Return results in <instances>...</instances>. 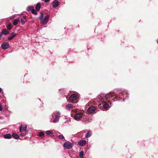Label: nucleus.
Wrapping results in <instances>:
<instances>
[{"label": "nucleus", "instance_id": "nucleus-1", "mask_svg": "<svg viewBox=\"0 0 158 158\" xmlns=\"http://www.w3.org/2000/svg\"><path fill=\"white\" fill-rule=\"evenodd\" d=\"M114 95L110 94H107L106 96H105V98L106 99H108L109 98H110V96L112 97L114 96V95L117 96V97H118L119 98H123V99H128V95L127 94H125L124 92L119 93L118 94L117 93L116 94V93H114Z\"/></svg>", "mask_w": 158, "mask_h": 158}, {"label": "nucleus", "instance_id": "nucleus-2", "mask_svg": "<svg viewBox=\"0 0 158 158\" xmlns=\"http://www.w3.org/2000/svg\"><path fill=\"white\" fill-rule=\"evenodd\" d=\"M60 117V113L59 111L56 112V114L55 115V117L52 120V118H50V122L54 123H56L59 122V118Z\"/></svg>", "mask_w": 158, "mask_h": 158}, {"label": "nucleus", "instance_id": "nucleus-3", "mask_svg": "<svg viewBox=\"0 0 158 158\" xmlns=\"http://www.w3.org/2000/svg\"><path fill=\"white\" fill-rule=\"evenodd\" d=\"M63 147L67 149H70L72 148L74 146V143L69 141H67L64 143Z\"/></svg>", "mask_w": 158, "mask_h": 158}, {"label": "nucleus", "instance_id": "nucleus-4", "mask_svg": "<svg viewBox=\"0 0 158 158\" xmlns=\"http://www.w3.org/2000/svg\"><path fill=\"white\" fill-rule=\"evenodd\" d=\"M19 23L22 24H24L26 22V18L24 16H20L18 18Z\"/></svg>", "mask_w": 158, "mask_h": 158}, {"label": "nucleus", "instance_id": "nucleus-5", "mask_svg": "<svg viewBox=\"0 0 158 158\" xmlns=\"http://www.w3.org/2000/svg\"><path fill=\"white\" fill-rule=\"evenodd\" d=\"M49 18V15H47L41 21V23L43 24H45L48 22Z\"/></svg>", "mask_w": 158, "mask_h": 158}, {"label": "nucleus", "instance_id": "nucleus-6", "mask_svg": "<svg viewBox=\"0 0 158 158\" xmlns=\"http://www.w3.org/2000/svg\"><path fill=\"white\" fill-rule=\"evenodd\" d=\"M78 95L77 94L75 93L72 94L70 96L69 99L72 102H73L74 100H76L77 99Z\"/></svg>", "mask_w": 158, "mask_h": 158}, {"label": "nucleus", "instance_id": "nucleus-7", "mask_svg": "<svg viewBox=\"0 0 158 158\" xmlns=\"http://www.w3.org/2000/svg\"><path fill=\"white\" fill-rule=\"evenodd\" d=\"M83 113L82 112H79L76 113L74 116V119L76 120H78L82 116Z\"/></svg>", "mask_w": 158, "mask_h": 158}, {"label": "nucleus", "instance_id": "nucleus-8", "mask_svg": "<svg viewBox=\"0 0 158 158\" xmlns=\"http://www.w3.org/2000/svg\"><path fill=\"white\" fill-rule=\"evenodd\" d=\"M9 46V44L7 42L3 43L1 45L2 48L4 50L7 49Z\"/></svg>", "mask_w": 158, "mask_h": 158}, {"label": "nucleus", "instance_id": "nucleus-9", "mask_svg": "<svg viewBox=\"0 0 158 158\" xmlns=\"http://www.w3.org/2000/svg\"><path fill=\"white\" fill-rule=\"evenodd\" d=\"M27 126L25 124H22L19 128V131L22 132V131H25L27 129Z\"/></svg>", "mask_w": 158, "mask_h": 158}, {"label": "nucleus", "instance_id": "nucleus-10", "mask_svg": "<svg viewBox=\"0 0 158 158\" xmlns=\"http://www.w3.org/2000/svg\"><path fill=\"white\" fill-rule=\"evenodd\" d=\"M86 141L85 140H80L78 142V145L81 146H84L86 144Z\"/></svg>", "mask_w": 158, "mask_h": 158}, {"label": "nucleus", "instance_id": "nucleus-11", "mask_svg": "<svg viewBox=\"0 0 158 158\" xmlns=\"http://www.w3.org/2000/svg\"><path fill=\"white\" fill-rule=\"evenodd\" d=\"M59 5V2L56 0H54L52 2V7L56 8Z\"/></svg>", "mask_w": 158, "mask_h": 158}, {"label": "nucleus", "instance_id": "nucleus-12", "mask_svg": "<svg viewBox=\"0 0 158 158\" xmlns=\"http://www.w3.org/2000/svg\"><path fill=\"white\" fill-rule=\"evenodd\" d=\"M102 105L105 109H107L109 106L108 104L106 102L104 101H102Z\"/></svg>", "mask_w": 158, "mask_h": 158}, {"label": "nucleus", "instance_id": "nucleus-13", "mask_svg": "<svg viewBox=\"0 0 158 158\" xmlns=\"http://www.w3.org/2000/svg\"><path fill=\"white\" fill-rule=\"evenodd\" d=\"M95 108L94 107H90L88 108L87 111L89 113H92L95 111Z\"/></svg>", "mask_w": 158, "mask_h": 158}, {"label": "nucleus", "instance_id": "nucleus-14", "mask_svg": "<svg viewBox=\"0 0 158 158\" xmlns=\"http://www.w3.org/2000/svg\"><path fill=\"white\" fill-rule=\"evenodd\" d=\"M10 35L11 36L8 37V40H11L15 37L16 36V34L15 33L12 32L10 34Z\"/></svg>", "mask_w": 158, "mask_h": 158}, {"label": "nucleus", "instance_id": "nucleus-15", "mask_svg": "<svg viewBox=\"0 0 158 158\" xmlns=\"http://www.w3.org/2000/svg\"><path fill=\"white\" fill-rule=\"evenodd\" d=\"M92 134V131H87L85 135V137L87 138H89L91 136Z\"/></svg>", "mask_w": 158, "mask_h": 158}, {"label": "nucleus", "instance_id": "nucleus-16", "mask_svg": "<svg viewBox=\"0 0 158 158\" xmlns=\"http://www.w3.org/2000/svg\"><path fill=\"white\" fill-rule=\"evenodd\" d=\"M4 137L6 139H10L12 138V135L10 134H7L4 135Z\"/></svg>", "mask_w": 158, "mask_h": 158}, {"label": "nucleus", "instance_id": "nucleus-17", "mask_svg": "<svg viewBox=\"0 0 158 158\" xmlns=\"http://www.w3.org/2000/svg\"><path fill=\"white\" fill-rule=\"evenodd\" d=\"M12 136L15 139H18L19 138V135L15 133L12 134Z\"/></svg>", "mask_w": 158, "mask_h": 158}, {"label": "nucleus", "instance_id": "nucleus-18", "mask_svg": "<svg viewBox=\"0 0 158 158\" xmlns=\"http://www.w3.org/2000/svg\"><path fill=\"white\" fill-rule=\"evenodd\" d=\"M40 4L39 3H38L35 6V9L37 11H38L40 10Z\"/></svg>", "mask_w": 158, "mask_h": 158}, {"label": "nucleus", "instance_id": "nucleus-19", "mask_svg": "<svg viewBox=\"0 0 158 158\" xmlns=\"http://www.w3.org/2000/svg\"><path fill=\"white\" fill-rule=\"evenodd\" d=\"M66 107L67 109L70 110L73 108L72 105L70 104H68L66 106Z\"/></svg>", "mask_w": 158, "mask_h": 158}, {"label": "nucleus", "instance_id": "nucleus-20", "mask_svg": "<svg viewBox=\"0 0 158 158\" xmlns=\"http://www.w3.org/2000/svg\"><path fill=\"white\" fill-rule=\"evenodd\" d=\"M1 33L2 34L7 35L9 33V32L6 29H4L2 31Z\"/></svg>", "mask_w": 158, "mask_h": 158}, {"label": "nucleus", "instance_id": "nucleus-21", "mask_svg": "<svg viewBox=\"0 0 158 158\" xmlns=\"http://www.w3.org/2000/svg\"><path fill=\"white\" fill-rule=\"evenodd\" d=\"M18 23H19V20L18 19H15L13 22V24L14 26H15Z\"/></svg>", "mask_w": 158, "mask_h": 158}, {"label": "nucleus", "instance_id": "nucleus-22", "mask_svg": "<svg viewBox=\"0 0 158 158\" xmlns=\"http://www.w3.org/2000/svg\"><path fill=\"white\" fill-rule=\"evenodd\" d=\"M34 9V7L32 6H29L27 7V11H32Z\"/></svg>", "mask_w": 158, "mask_h": 158}, {"label": "nucleus", "instance_id": "nucleus-23", "mask_svg": "<svg viewBox=\"0 0 158 158\" xmlns=\"http://www.w3.org/2000/svg\"><path fill=\"white\" fill-rule=\"evenodd\" d=\"M46 134L47 135H49L50 134H53V133L51 131L48 130L46 131Z\"/></svg>", "mask_w": 158, "mask_h": 158}, {"label": "nucleus", "instance_id": "nucleus-24", "mask_svg": "<svg viewBox=\"0 0 158 158\" xmlns=\"http://www.w3.org/2000/svg\"><path fill=\"white\" fill-rule=\"evenodd\" d=\"M12 26L11 23H9L8 25L7 26V28L8 30H10L12 28Z\"/></svg>", "mask_w": 158, "mask_h": 158}, {"label": "nucleus", "instance_id": "nucleus-25", "mask_svg": "<svg viewBox=\"0 0 158 158\" xmlns=\"http://www.w3.org/2000/svg\"><path fill=\"white\" fill-rule=\"evenodd\" d=\"M84 155V152L83 150L81 151L79 153V156L80 157L83 156V155Z\"/></svg>", "mask_w": 158, "mask_h": 158}, {"label": "nucleus", "instance_id": "nucleus-26", "mask_svg": "<svg viewBox=\"0 0 158 158\" xmlns=\"http://www.w3.org/2000/svg\"><path fill=\"white\" fill-rule=\"evenodd\" d=\"M32 13L33 14H34L35 15H36L37 14V11L35 10L34 9H33L32 11H31Z\"/></svg>", "mask_w": 158, "mask_h": 158}, {"label": "nucleus", "instance_id": "nucleus-27", "mask_svg": "<svg viewBox=\"0 0 158 158\" xmlns=\"http://www.w3.org/2000/svg\"><path fill=\"white\" fill-rule=\"evenodd\" d=\"M82 121L83 122H85V124L88 123V122H87V119L86 118H83Z\"/></svg>", "mask_w": 158, "mask_h": 158}, {"label": "nucleus", "instance_id": "nucleus-28", "mask_svg": "<svg viewBox=\"0 0 158 158\" xmlns=\"http://www.w3.org/2000/svg\"><path fill=\"white\" fill-rule=\"evenodd\" d=\"M44 135V133L43 131L40 132L39 134V136H42Z\"/></svg>", "mask_w": 158, "mask_h": 158}, {"label": "nucleus", "instance_id": "nucleus-29", "mask_svg": "<svg viewBox=\"0 0 158 158\" xmlns=\"http://www.w3.org/2000/svg\"><path fill=\"white\" fill-rule=\"evenodd\" d=\"M58 137L60 139H64V137L63 135H59Z\"/></svg>", "mask_w": 158, "mask_h": 158}, {"label": "nucleus", "instance_id": "nucleus-30", "mask_svg": "<svg viewBox=\"0 0 158 158\" xmlns=\"http://www.w3.org/2000/svg\"><path fill=\"white\" fill-rule=\"evenodd\" d=\"M43 14L42 13H41L39 17V19L41 21V20L43 19Z\"/></svg>", "mask_w": 158, "mask_h": 158}, {"label": "nucleus", "instance_id": "nucleus-31", "mask_svg": "<svg viewBox=\"0 0 158 158\" xmlns=\"http://www.w3.org/2000/svg\"><path fill=\"white\" fill-rule=\"evenodd\" d=\"M3 109L2 105L0 103V111H2Z\"/></svg>", "mask_w": 158, "mask_h": 158}, {"label": "nucleus", "instance_id": "nucleus-32", "mask_svg": "<svg viewBox=\"0 0 158 158\" xmlns=\"http://www.w3.org/2000/svg\"><path fill=\"white\" fill-rule=\"evenodd\" d=\"M87 120V122H91V119L90 118H89L88 120Z\"/></svg>", "mask_w": 158, "mask_h": 158}, {"label": "nucleus", "instance_id": "nucleus-33", "mask_svg": "<svg viewBox=\"0 0 158 158\" xmlns=\"http://www.w3.org/2000/svg\"><path fill=\"white\" fill-rule=\"evenodd\" d=\"M50 0H44V2H45V3H47L48 2H49V1H50Z\"/></svg>", "mask_w": 158, "mask_h": 158}, {"label": "nucleus", "instance_id": "nucleus-34", "mask_svg": "<svg viewBox=\"0 0 158 158\" xmlns=\"http://www.w3.org/2000/svg\"><path fill=\"white\" fill-rule=\"evenodd\" d=\"M2 35V33H0V38L1 37Z\"/></svg>", "mask_w": 158, "mask_h": 158}, {"label": "nucleus", "instance_id": "nucleus-35", "mask_svg": "<svg viewBox=\"0 0 158 158\" xmlns=\"http://www.w3.org/2000/svg\"><path fill=\"white\" fill-rule=\"evenodd\" d=\"M51 115L52 116V117L53 118L54 117V115L53 114H52Z\"/></svg>", "mask_w": 158, "mask_h": 158}, {"label": "nucleus", "instance_id": "nucleus-36", "mask_svg": "<svg viewBox=\"0 0 158 158\" xmlns=\"http://www.w3.org/2000/svg\"><path fill=\"white\" fill-rule=\"evenodd\" d=\"M2 89H0V93L1 92Z\"/></svg>", "mask_w": 158, "mask_h": 158}, {"label": "nucleus", "instance_id": "nucleus-37", "mask_svg": "<svg viewBox=\"0 0 158 158\" xmlns=\"http://www.w3.org/2000/svg\"><path fill=\"white\" fill-rule=\"evenodd\" d=\"M39 100H40V101H41L40 99H39Z\"/></svg>", "mask_w": 158, "mask_h": 158}, {"label": "nucleus", "instance_id": "nucleus-38", "mask_svg": "<svg viewBox=\"0 0 158 158\" xmlns=\"http://www.w3.org/2000/svg\"><path fill=\"white\" fill-rule=\"evenodd\" d=\"M157 43H158V41H157Z\"/></svg>", "mask_w": 158, "mask_h": 158}, {"label": "nucleus", "instance_id": "nucleus-39", "mask_svg": "<svg viewBox=\"0 0 158 158\" xmlns=\"http://www.w3.org/2000/svg\"><path fill=\"white\" fill-rule=\"evenodd\" d=\"M0 89H2L1 88H0Z\"/></svg>", "mask_w": 158, "mask_h": 158}]
</instances>
